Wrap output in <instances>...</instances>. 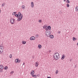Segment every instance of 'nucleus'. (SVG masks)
Wrapping results in <instances>:
<instances>
[{
  "label": "nucleus",
  "instance_id": "4",
  "mask_svg": "<svg viewBox=\"0 0 78 78\" xmlns=\"http://www.w3.org/2000/svg\"><path fill=\"white\" fill-rule=\"evenodd\" d=\"M10 22L11 24H14L15 23V19L14 18H12L10 20Z\"/></svg>",
  "mask_w": 78,
  "mask_h": 78
},
{
  "label": "nucleus",
  "instance_id": "38",
  "mask_svg": "<svg viewBox=\"0 0 78 78\" xmlns=\"http://www.w3.org/2000/svg\"><path fill=\"white\" fill-rule=\"evenodd\" d=\"M77 46H78V42L77 43Z\"/></svg>",
  "mask_w": 78,
  "mask_h": 78
},
{
  "label": "nucleus",
  "instance_id": "34",
  "mask_svg": "<svg viewBox=\"0 0 78 78\" xmlns=\"http://www.w3.org/2000/svg\"><path fill=\"white\" fill-rule=\"evenodd\" d=\"M32 75V76H33V77H34V76H35V75H33H33Z\"/></svg>",
  "mask_w": 78,
  "mask_h": 78
},
{
  "label": "nucleus",
  "instance_id": "27",
  "mask_svg": "<svg viewBox=\"0 0 78 78\" xmlns=\"http://www.w3.org/2000/svg\"><path fill=\"white\" fill-rule=\"evenodd\" d=\"M16 12H14L12 13V15H15V14H16Z\"/></svg>",
  "mask_w": 78,
  "mask_h": 78
},
{
  "label": "nucleus",
  "instance_id": "9",
  "mask_svg": "<svg viewBox=\"0 0 78 78\" xmlns=\"http://www.w3.org/2000/svg\"><path fill=\"white\" fill-rule=\"evenodd\" d=\"M4 69V66L2 65H0V70H3Z\"/></svg>",
  "mask_w": 78,
  "mask_h": 78
},
{
  "label": "nucleus",
  "instance_id": "14",
  "mask_svg": "<svg viewBox=\"0 0 78 78\" xmlns=\"http://www.w3.org/2000/svg\"><path fill=\"white\" fill-rule=\"evenodd\" d=\"M35 65L36 67H37V66H38V65H39V62H36Z\"/></svg>",
  "mask_w": 78,
  "mask_h": 78
},
{
  "label": "nucleus",
  "instance_id": "35",
  "mask_svg": "<svg viewBox=\"0 0 78 78\" xmlns=\"http://www.w3.org/2000/svg\"><path fill=\"white\" fill-rule=\"evenodd\" d=\"M58 33L59 34L61 33V32H60V31H58Z\"/></svg>",
  "mask_w": 78,
  "mask_h": 78
},
{
  "label": "nucleus",
  "instance_id": "1",
  "mask_svg": "<svg viewBox=\"0 0 78 78\" xmlns=\"http://www.w3.org/2000/svg\"><path fill=\"white\" fill-rule=\"evenodd\" d=\"M59 54L58 53H56L54 54L53 57L55 60H58L59 59Z\"/></svg>",
  "mask_w": 78,
  "mask_h": 78
},
{
  "label": "nucleus",
  "instance_id": "18",
  "mask_svg": "<svg viewBox=\"0 0 78 78\" xmlns=\"http://www.w3.org/2000/svg\"><path fill=\"white\" fill-rule=\"evenodd\" d=\"M76 11L77 12L78 11V6H77L76 7Z\"/></svg>",
  "mask_w": 78,
  "mask_h": 78
},
{
  "label": "nucleus",
  "instance_id": "19",
  "mask_svg": "<svg viewBox=\"0 0 78 78\" xmlns=\"http://www.w3.org/2000/svg\"><path fill=\"white\" fill-rule=\"evenodd\" d=\"M47 25H44V26H43V28L44 29H45V28H47Z\"/></svg>",
  "mask_w": 78,
  "mask_h": 78
},
{
  "label": "nucleus",
  "instance_id": "22",
  "mask_svg": "<svg viewBox=\"0 0 78 78\" xmlns=\"http://www.w3.org/2000/svg\"><path fill=\"white\" fill-rule=\"evenodd\" d=\"M35 37L36 38H38V37H39V35L38 34H37L35 35Z\"/></svg>",
  "mask_w": 78,
  "mask_h": 78
},
{
  "label": "nucleus",
  "instance_id": "6",
  "mask_svg": "<svg viewBox=\"0 0 78 78\" xmlns=\"http://www.w3.org/2000/svg\"><path fill=\"white\" fill-rule=\"evenodd\" d=\"M46 31H48V30H51V26H49L48 27L47 26L46 28H45Z\"/></svg>",
  "mask_w": 78,
  "mask_h": 78
},
{
  "label": "nucleus",
  "instance_id": "15",
  "mask_svg": "<svg viewBox=\"0 0 78 78\" xmlns=\"http://www.w3.org/2000/svg\"><path fill=\"white\" fill-rule=\"evenodd\" d=\"M49 36L51 39H53L54 37V36H53V35H50Z\"/></svg>",
  "mask_w": 78,
  "mask_h": 78
},
{
  "label": "nucleus",
  "instance_id": "28",
  "mask_svg": "<svg viewBox=\"0 0 78 78\" xmlns=\"http://www.w3.org/2000/svg\"><path fill=\"white\" fill-rule=\"evenodd\" d=\"M9 57L10 58H12V54H10V55Z\"/></svg>",
  "mask_w": 78,
  "mask_h": 78
},
{
  "label": "nucleus",
  "instance_id": "10",
  "mask_svg": "<svg viewBox=\"0 0 78 78\" xmlns=\"http://www.w3.org/2000/svg\"><path fill=\"white\" fill-rule=\"evenodd\" d=\"M31 7L32 8H34V2H31Z\"/></svg>",
  "mask_w": 78,
  "mask_h": 78
},
{
  "label": "nucleus",
  "instance_id": "31",
  "mask_svg": "<svg viewBox=\"0 0 78 78\" xmlns=\"http://www.w3.org/2000/svg\"><path fill=\"white\" fill-rule=\"evenodd\" d=\"M14 72V71H12L10 72V73H11V74H12V73H13Z\"/></svg>",
  "mask_w": 78,
  "mask_h": 78
},
{
  "label": "nucleus",
  "instance_id": "29",
  "mask_svg": "<svg viewBox=\"0 0 78 78\" xmlns=\"http://www.w3.org/2000/svg\"><path fill=\"white\" fill-rule=\"evenodd\" d=\"M66 3H70V1L69 0H67Z\"/></svg>",
  "mask_w": 78,
  "mask_h": 78
},
{
  "label": "nucleus",
  "instance_id": "20",
  "mask_svg": "<svg viewBox=\"0 0 78 78\" xmlns=\"http://www.w3.org/2000/svg\"><path fill=\"white\" fill-rule=\"evenodd\" d=\"M59 73V71L58 70H56L55 71V74H58Z\"/></svg>",
  "mask_w": 78,
  "mask_h": 78
},
{
  "label": "nucleus",
  "instance_id": "26",
  "mask_svg": "<svg viewBox=\"0 0 78 78\" xmlns=\"http://www.w3.org/2000/svg\"><path fill=\"white\" fill-rule=\"evenodd\" d=\"M7 69H8V67H7V66H5L4 67L5 70H7Z\"/></svg>",
  "mask_w": 78,
  "mask_h": 78
},
{
  "label": "nucleus",
  "instance_id": "41",
  "mask_svg": "<svg viewBox=\"0 0 78 78\" xmlns=\"http://www.w3.org/2000/svg\"><path fill=\"white\" fill-rule=\"evenodd\" d=\"M24 65V63H23V65Z\"/></svg>",
  "mask_w": 78,
  "mask_h": 78
},
{
  "label": "nucleus",
  "instance_id": "5",
  "mask_svg": "<svg viewBox=\"0 0 78 78\" xmlns=\"http://www.w3.org/2000/svg\"><path fill=\"white\" fill-rule=\"evenodd\" d=\"M20 61H21V60L19 58H16L15 59V62L16 63H20Z\"/></svg>",
  "mask_w": 78,
  "mask_h": 78
},
{
  "label": "nucleus",
  "instance_id": "17",
  "mask_svg": "<svg viewBox=\"0 0 78 78\" xmlns=\"http://www.w3.org/2000/svg\"><path fill=\"white\" fill-rule=\"evenodd\" d=\"M25 6L24 5H23L22 6V8L23 9H25Z\"/></svg>",
  "mask_w": 78,
  "mask_h": 78
},
{
  "label": "nucleus",
  "instance_id": "13",
  "mask_svg": "<svg viewBox=\"0 0 78 78\" xmlns=\"http://www.w3.org/2000/svg\"><path fill=\"white\" fill-rule=\"evenodd\" d=\"M38 47L39 49H41V48H42V45H41V44H38Z\"/></svg>",
  "mask_w": 78,
  "mask_h": 78
},
{
  "label": "nucleus",
  "instance_id": "16",
  "mask_svg": "<svg viewBox=\"0 0 78 78\" xmlns=\"http://www.w3.org/2000/svg\"><path fill=\"white\" fill-rule=\"evenodd\" d=\"M73 41H75L77 39L75 38V37H73Z\"/></svg>",
  "mask_w": 78,
  "mask_h": 78
},
{
  "label": "nucleus",
  "instance_id": "40",
  "mask_svg": "<svg viewBox=\"0 0 78 78\" xmlns=\"http://www.w3.org/2000/svg\"><path fill=\"white\" fill-rule=\"evenodd\" d=\"M64 0V2H66V0Z\"/></svg>",
  "mask_w": 78,
  "mask_h": 78
},
{
  "label": "nucleus",
  "instance_id": "11",
  "mask_svg": "<svg viewBox=\"0 0 78 78\" xmlns=\"http://www.w3.org/2000/svg\"><path fill=\"white\" fill-rule=\"evenodd\" d=\"M30 75H34V70L32 71H31V72H30Z\"/></svg>",
  "mask_w": 78,
  "mask_h": 78
},
{
  "label": "nucleus",
  "instance_id": "7",
  "mask_svg": "<svg viewBox=\"0 0 78 78\" xmlns=\"http://www.w3.org/2000/svg\"><path fill=\"white\" fill-rule=\"evenodd\" d=\"M3 47L2 46H0V53H1L3 52Z\"/></svg>",
  "mask_w": 78,
  "mask_h": 78
},
{
  "label": "nucleus",
  "instance_id": "2",
  "mask_svg": "<svg viewBox=\"0 0 78 78\" xmlns=\"http://www.w3.org/2000/svg\"><path fill=\"white\" fill-rule=\"evenodd\" d=\"M22 18H23V15L22 14H21L20 12H19L18 13V17L17 19L18 21H20L22 19Z\"/></svg>",
  "mask_w": 78,
  "mask_h": 78
},
{
  "label": "nucleus",
  "instance_id": "37",
  "mask_svg": "<svg viewBox=\"0 0 78 78\" xmlns=\"http://www.w3.org/2000/svg\"><path fill=\"white\" fill-rule=\"evenodd\" d=\"M47 78H51L50 77H47Z\"/></svg>",
  "mask_w": 78,
  "mask_h": 78
},
{
  "label": "nucleus",
  "instance_id": "39",
  "mask_svg": "<svg viewBox=\"0 0 78 78\" xmlns=\"http://www.w3.org/2000/svg\"><path fill=\"white\" fill-rule=\"evenodd\" d=\"M0 13H1V10L0 9Z\"/></svg>",
  "mask_w": 78,
  "mask_h": 78
},
{
  "label": "nucleus",
  "instance_id": "23",
  "mask_svg": "<svg viewBox=\"0 0 78 78\" xmlns=\"http://www.w3.org/2000/svg\"><path fill=\"white\" fill-rule=\"evenodd\" d=\"M5 3H3L2 4V7H3V6H5Z\"/></svg>",
  "mask_w": 78,
  "mask_h": 78
},
{
  "label": "nucleus",
  "instance_id": "25",
  "mask_svg": "<svg viewBox=\"0 0 78 78\" xmlns=\"http://www.w3.org/2000/svg\"><path fill=\"white\" fill-rule=\"evenodd\" d=\"M15 17H19V13H18V14L17 15V14H15Z\"/></svg>",
  "mask_w": 78,
  "mask_h": 78
},
{
  "label": "nucleus",
  "instance_id": "12",
  "mask_svg": "<svg viewBox=\"0 0 78 78\" xmlns=\"http://www.w3.org/2000/svg\"><path fill=\"white\" fill-rule=\"evenodd\" d=\"M66 57H65V55H62V58H61V59H62V60H63V59H64V58H65Z\"/></svg>",
  "mask_w": 78,
  "mask_h": 78
},
{
  "label": "nucleus",
  "instance_id": "33",
  "mask_svg": "<svg viewBox=\"0 0 78 78\" xmlns=\"http://www.w3.org/2000/svg\"><path fill=\"white\" fill-rule=\"evenodd\" d=\"M34 78H37V76L35 75V76H34Z\"/></svg>",
  "mask_w": 78,
  "mask_h": 78
},
{
  "label": "nucleus",
  "instance_id": "30",
  "mask_svg": "<svg viewBox=\"0 0 78 78\" xmlns=\"http://www.w3.org/2000/svg\"><path fill=\"white\" fill-rule=\"evenodd\" d=\"M38 22H39L40 23H41V22H42V20H39Z\"/></svg>",
  "mask_w": 78,
  "mask_h": 78
},
{
  "label": "nucleus",
  "instance_id": "32",
  "mask_svg": "<svg viewBox=\"0 0 78 78\" xmlns=\"http://www.w3.org/2000/svg\"><path fill=\"white\" fill-rule=\"evenodd\" d=\"M3 72V69H0V72Z\"/></svg>",
  "mask_w": 78,
  "mask_h": 78
},
{
  "label": "nucleus",
  "instance_id": "24",
  "mask_svg": "<svg viewBox=\"0 0 78 78\" xmlns=\"http://www.w3.org/2000/svg\"><path fill=\"white\" fill-rule=\"evenodd\" d=\"M66 6L67 7V8H69V6H70V5H69V4L67 3L66 4Z\"/></svg>",
  "mask_w": 78,
  "mask_h": 78
},
{
  "label": "nucleus",
  "instance_id": "8",
  "mask_svg": "<svg viewBox=\"0 0 78 78\" xmlns=\"http://www.w3.org/2000/svg\"><path fill=\"white\" fill-rule=\"evenodd\" d=\"M35 39H36V38H35V37L34 36L31 37L30 38V41H33L34 40H35Z\"/></svg>",
  "mask_w": 78,
  "mask_h": 78
},
{
  "label": "nucleus",
  "instance_id": "21",
  "mask_svg": "<svg viewBox=\"0 0 78 78\" xmlns=\"http://www.w3.org/2000/svg\"><path fill=\"white\" fill-rule=\"evenodd\" d=\"M22 43L23 44H26V41H22Z\"/></svg>",
  "mask_w": 78,
  "mask_h": 78
},
{
  "label": "nucleus",
  "instance_id": "3",
  "mask_svg": "<svg viewBox=\"0 0 78 78\" xmlns=\"http://www.w3.org/2000/svg\"><path fill=\"white\" fill-rule=\"evenodd\" d=\"M45 36L47 37H49L50 35L51 34V32L48 30H46L45 32Z\"/></svg>",
  "mask_w": 78,
  "mask_h": 78
},
{
  "label": "nucleus",
  "instance_id": "36",
  "mask_svg": "<svg viewBox=\"0 0 78 78\" xmlns=\"http://www.w3.org/2000/svg\"><path fill=\"white\" fill-rule=\"evenodd\" d=\"M49 53H50L51 52V50H49Z\"/></svg>",
  "mask_w": 78,
  "mask_h": 78
}]
</instances>
